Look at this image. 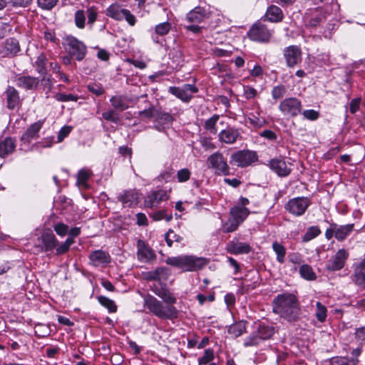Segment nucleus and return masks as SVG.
Returning <instances> with one entry per match:
<instances>
[{"label":"nucleus","instance_id":"1","mask_svg":"<svg viewBox=\"0 0 365 365\" xmlns=\"http://www.w3.org/2000/svg\"><path fill=\"white\" fill-rule=\"evenodd\" d=\"M154 293L160 297L166 304H163L153 296H148L145 299V306L157 317L163 319H173L178 317V310L174 307L177 299L165 288L153 289Z\"/></svg>","mask_w":365,"mask_h":365},{"label":"nucleus","instance_id":"2","mask_svg":"<svg viewBox=\"0 0 365 365\" xmlns=\"http://www.w3.org/2000/svg\"><path fill=\"white\" fill-rule=\"evenodd\" d=\"M273 312L292 322L299 319L301 309L295 295L290 293L278 294L273 299Z\"/></svg>","mask_w":365,"mask_h":365},{"label":"nucleus","instance_id":"3","mask_svg":"<svg viewBox=\"0 0 365 365\" xmlns=\"http://www.w3.org/2000/svg\"><path fill=\"white\" fill-rule=\"evenodd\" d=\"M165 262L168 264L178 267L185 272H195L206 266L209 260L193 255H181L168 257Z\"/></svg>","mask_w":365,"mask_h":365},{"label":"nucleus","instance_id":"4","mask_svg":"<svg viewBox=\"0 0 365 365\" xmlns=\"http://www.w3.org/2000/svg\"><path fill=\"white\" fill-rule=\"evenodd\" d=\"M250 210L245 207L238 205L231 208L230 211V217L223 225L225 232H232L235 231L239 225L247 217Z\"/></svg>","mask_w":365,"mask_h":365},{"label":"nucleus","instance_id":"5","mask_svg":"<svg viewBox=\"0 0 365 365\" xmlns=\"http://www.w3.org/2000/svg\"><path fill=\"white\" fill-rule=\"evenodd\" d=\"M258 160L255 151L250 150H238L231 155L230 163L240 168H245Z\"/></svg>","mask_w":365,"mask_h":365},{"label":"nucleus","instance_id":"6","mask_svg":"<svg viewBox=\"0 0 365 365\" xmlns=\"http://www.w3.org/2000/svg\"><path fill=\"white\" fill-rule=\"evenodd\" d=\"M209 168L214 170L215 173L218 175H230V167L224 158L223 155L220 152H215L210 155L207 160Z\"/></svg>","mask_w":365,"mask_h":365},{"label":"nucleus","instance_id":"7","mask_svg":"<svg viewBox=\"0 0 365 365\" xmlns=\"http://www.w3.org/2000/svg\"><path fill=\"white\" fill-rule=\"evenodd\" d=\"M279 109L284 115L293 118L302 113V105L297 98H287L280 102Z\"/></svg>","mask_w":365,"mask_h":365},{"label":"nucleus","instance_id":"8","mask_svg":"<svg viewBox=\"0 0 365 365\" xmlns=\"http://www.w3.org/2000/svg\"><path fill=\"white\" fill-rule=\"evenodd\" d=\"M66 42L69 54L77 61H82L87 52L85 44L73 36H68L66 38Z\"/></svg>","mask_w":365,"mask_h":365},{"label":"nucleus","instance_id":"9","mask_svg":"<svg viewBox=\"0 0 365 365\" xmlns=\"http://www.w3.org/2000/svg\"><path fill=\"white\" fill-rule=\"evenodd\" d=\"M349 256V254L345 249L339 250L334 256L327 261L326 269L331 272L341 270L344 267Z\"/></svg>","mask_w":365,"mask_h":365},{"label":"nucleus","instance_id":"10","mask_svg":"<svg viewBox=\"0 0 365 365\" xmlns=\"http://www.w3.org/2000/svg\"><path fill=\"white\" fill-rule=\"evenodd\" d=\"M247 35L252 41L268 42L272 36V33L265 25L257 23L251 27Z\"/></svg>","mask_w":365,"mask_h":365},{"label":"nucleus","instance_id":"11","mask_svg":"<svg viewBox=\"0 0 365 365\" xmlns=\"http://www.w3.org/2000/svg\"><path fill=\"white\" fill-rule=\"evenodd\" d=\"M309 205L310 200L307 197H295L288 201L285 208L292 215L300 216L305 212Z\"/></svg>","mask_w":365,"mask_h":365},{"label":"nucleus","instance_id":"12","mask_svg":"<svg viewBox=\"0 0 365 365\" xmlns=\"http://www.w3.org/2000/svg\"><path fill=\"white\" fill-rule=\"evenodd\" d=\"M137 248V257L140 262H150L156 259L154 250L145 241L138 240Z\"/></svg>","mask_w":365,"mask_h":365},{"label":"nucleus","instance_id":"13","mask_svg":"<svg viewBox=\"0 0 365 365\" xmlns=\"http://www.w3.org/2000/svg\"><path fill=\"white\" fill-rule=\"evenodd\" d=\"M284 56L288 67H294L302 61V51L297 46H289L284 50Z\"/></svg>","mask_w":365,"mask_h":365},{"label":"nucleus","instance_id":"14","mask_svg":"<svg viewBox=\"0 0 365 365\" xmlns=\"http://www.w3.org/2000/svg\"><path fill=\"white\" fill-rule=\"evenodd\" d=\"M38 240L42 244L41 250L43 252L53 250L58 244L56 237L51 230L43 232Z\"/></svg>","mask_w":365,"mask_h":365},{"label":"nucleus","instance_id":"15","mask_svg":"<svg viewBox=\"0 0 365 365\" xmlns=\"http://www.w3.org/2000/svg\"><path fill=\"white\" fill-rule=\"evenodd\" d=\"M43 120H38L31 125L22 135L21 140L25 143H29L32 139L38 138V132L42 128Z\"/></svg>","mask_w":365,"mask_h":365},{"label":"nucleus","instance_id":"16","mask_svg":"<svg viewBox=\"0 0 365 365\" xmlns=\"http://www.w3.org/2000/svg\"><path fill=\"white\" fill-rule=\"evenodd\" d=\"M227 252L233 255H242L249 253L252 248L249 244L237 241H231L227 245Z\"/></svg>","mask_w":365,"mask_h":365},{"label":"nucleus","instance_id":"17","mask_svg":"<svg viewBox=\"0 0 365 365\" xmlns=\"http://www.w3.org/2000/svg\"><path fill=\"white\" fill-rule=\"evenodd\" d=\"M168 200V195L164 190H158L149 195L145 200V205L148 207L158 206L162 201Z\"/></svg>","mask_w":365,"mask_h":365},{"label":"nucleus","instance_id":"18","mask_svg":"<svg viewBox=\"0 0 365 365\" xmlns=\"http://www.w3.org/2000/svg\"><path fill=\"white\" fill-rule=\"evenodd\" d=\"M326 18L322 9H316L313 11L312 16H305V26L307 28H316Z\"/></svg>","mask_w":365,"mask_h":365},{"label":"nucleus","instance_id":"19","mask_svg":"<svg viewBox=\"0 0 365 365\" xmlns=\"http://www.w3.org/2000/svg\"><path fill=\"white\" fill-rule=\"evenodd\" d=\"M270 168L277 173L279 176L284 177L288 175L291 169L287 167L285 161L279 158H274L269 161Z\"/></svg>","mask_w":365,"mask_h":365},{"label":"nucleus","instance_id":"20","mask_svg":"<svg viewBox=\"0 0 365 365\" xmlns=\"http://www.w3.org/2000/svg\"><path fill=\"white\" fill-rule=\"evenodd\" d=\"M6 98L7 108L14 110L18 107L21 103L19 92L14 87L9 86L5 92Z\"/></svg>","mask_w":365,"mask_h":365},{"label":"nucleus","instance_id":"21","mask_svg":"<svg viewBox=\"0 0 365 365\" xmlns=\"http://www.w3.org/2000/svg\"><path fill=\"white\" fill-rule=\"evenodd\" d=\"M123 205L128 207L135 205L139 202V195L135 190H127L118 197Z\"/></svg>","mask_w":365,"mask_h":365},{"label":"nucleus","instance_id":"22","mask_svg":"<svg viewBox=\"0 0 365 365\" xmlns=\"http://www.w3.org/2000/svg\"><path fill=\"white\" fill-rule=\"evenodd\" d=\"M352 278L356 285L365 289V259L355 267Z\"/></svg>","mask_w":365,"mask_h":365},{"label":"nucleus","instance_id":"23","mask_svg":"<svg viewBox=\"0 0 365 365\" xmlns=\"http://www.w3.org/2000/svg\"><path fill=\"white\" fill-rule=\"evenodd\" d=\"M130 99L123 95L113 96L110 99L113 108L118 111H123L128 109L130 106Z\"/></svg>","mask_w":365,"mask_h":365},{"label":"nucleus","instance_id":"24","mask_svg":"<svg viewBox=\"0 0 365 365\" xmlns=\"http://www.w3.org/2000/svg\"><path fill=\"white\" fill-rule=\"evenodd\" d=\"M240 135L238 130L228 128L219 133V139L221 142L232 144L237 141Z\"/></svg>","mask_w":365,"mask_h":365},{"label":"nucleus","instance_id":"25","mask_svg":"<svg viewBox=\"0 0 365 365\" xmlns=\"http://www.w3.org/2000/svg\"><path fill=\"white\" fill-rule=\"evenodd\" d=\"M265 16L269 21L278 23L283 20L284 14L279 6L271 5L267 8Z\"/></svg>","mask_w":365,"mask_h":365},{"label":"nucleus","instance_id":"26","mask_svg":"<svg viewBox=\"0 0 365 365\" xmlns=\"http://www.w3.org/2000/svg\"><path fill=\"white\" fill-rule=\"evenodd\" d=\"M205 16V10L200 6H197L187 14L186 19L190 23L198 24L204 20Z\"/></svg>","mask_w":365,"mask_h":365},{"label":"nucleus","instance_id":"27","mask_svg":"<svg viewBox=\"0 0 365 365\" xmlns=\"http://www.w3.org/2000/svg\"><path fill=\"white\" fill-rule=\"evenodd\" d=\"M90 259L97 266L100 264H108L110 262V255L103 250H96L91 253Z\"/></svg>","mask_w":365,"mask_h":365},{"label":"nucleus","instance_id":"28","mask_svg":"<svg viewBox=\"0 0 365 365\" xmlns=\"http://www.w3.org/2000/svg\"><path fill=\"white\" fill-rule=\"evenodd\" d=\"M15 140L11 138H6L0 141V157L4 158L11 153L15 149Z\"/></svg>","mask_w":365,"mask_h":365},{"label":"nucleus","instance_id":"29","mask_svg":"<svg viewBox=\"0 0 365 365\" xmlns=\"http://www.w3.org/2000/svg\"><path fill=\"white\" fill-rule=\"evenodd\" d=\"M125 9H121L120 6L118 4H111L106 10V15L116 21H121L123 19V12Z\"/></svg>","mask_w":365,"mask_h":365},{"label":"nucleus","instance_id":"30","mask_svg":"<svg viewBox=\"0 0 365 365\" xmlns=\"http://www.w3.org/2000/svg\"><path fill=\"white\" fill-rule=\"evenodd\" d=\"M38 79L31 76H21L17 80V84L19 87L26 89H33L36 88L38 84Z\"/></svg>","mask_w":365,"mask_h":365},{"label":"nucleus","instance_id":"31","mask_svg":"<svg viewBox=\"0 0 365 365\" xmlns=\"http://www.w3.org/2000/svg\"><path fill=\"white\" fill-rule=\"evenodd\" d=\"M256 333L262 341L267 340L274 335V328L272 326L259 324Z\"/></svg>","mask_w":365,"mask_h":365},{"label":"nucleus","instance_id":"32","mask_svg":"<svg viewBox=\"0 0 365 365\" xmlns=\"http://www.w3.org/2000/svg\"><path fill=\"white\" fill-rule=\"evenodd\" d=\"M354 224L336 227L335 237L339 241L344 240L354 230Z\"/></svg>","mask_w":365,"mask_h":365},{"label":"nucleus","instance_id":"33","mask_svg":"<svg viewBox=\"0 0 365 365\" xmlns=\"http://www.w3.org/2000/svg\"><path fill=\"white\" fill-rule=\"evenodd\" d=\"M246 331V322L240 321L229 327L228 332L234 337L241 336Z\"/></svg>","mask_w":365,"mask_h":365},{"label":"nucleus","instance_id":"34","mask_svg":"<svg viewBox=\"0 0 365 365\" xmlns=\"http://www.w3.org/2000/svg\"><path fill=\"white\" fill-rule=\"evenodd\" d=\"M169 92L185 102L190 101V100L192 98V95L186 93L185 91L182 87L179 88L175 86H171L169 88Z\"/></svg>","mask_w":365,"mask_h":365},{"label":"nucleus","instance_id":"35","mask_svg":"<svg viewBox=\"0 0 365 365\" xmlns=\"http://www.w3.org/2000/svg\"><path fill=\"white\" fill-rule=\"evenodd\" d=\"M155 118L156 121L162 125H170L173 121V116L166 112L161 111L157 109Z\"/></svg>","mask_w":365,"mask_h":365},{"label":"nucleus","instance_id":"36","mask_svg":"<svg viewBox=\"0 0 365 365\" xmlns=\"http://www.w3.org/2000/svg\"><path fill=\"white\" fill-rule=\"evenodd\" d=\"M272 249L277 255V260L279 263H283L284 262V257L286 255V249L285 247L275 241L272 244Z\"/></svg>","mask_w":365,"mask_h":365},{"label":"nucleus","instance_id":"37","mask_svg":"<svg viewBox=\"0 0 365 365\" xmlns=\"http://www.w3.org/2000/svg\"><path fill=\"white\" fill-rule=\"evenodd\" d=\"M98 301L102 306L107 308L109 312L114 313L117 311V306L112 299L104 296H99Z\"/></svg>","mask_w":365,"mask_h":365},{"label":"nucleus","instance_id":"38","mask_svg":"<svg viewBox=\"0 0 365 365\" xmlns=\"http://www.w3.org/2000/svg\"><path fill=\"white\" fill-rule=\"evenodd\" d=\"M299 273L303 278L307 280H314L317 277L313 269L307 264H304L300 267Z\"/></svg>","mask_w":365,"mask_h":365},{"label":"nucleus","instance_id":"39","mask_svg":"<svg viewBox=\"0 0 365 365\" xmlns=\"http://www.w3.org/2000/svg\"><path fill=\"white\" fill-rule=\"evenodd\" d=\"M165 240L168 247H172L173 242H181L182 237L177 235L174 231L170 229L165 235Z\"/></svg>","mask_w":365,"mask_h":365},{"label":"nucleus","instance_id":"40","mask_svg":"<svg viewBox=\"0 0 365 365\" xmlns=\"http://www.w3.org/2000/svg\"><path fill=\"white\" fill-rule=\"evenodd\" d=\"M47 63V58L43 53H41L36 61V70L37 71L42 74L45 75L46 73V66Z\"/></svg>","mask_w":365,"mask_h":365},{"label":"nucleus","instance_id":"41","mask_svg":"<svg viewBox=\"0 0 365 365\" xmlns=\"http://www.w3.org/2000/svg\"><path fill=\"white\" fill-rule=\"evenodd\" d=\"M220 116L217 114L213 115L211 118L207 119L205 123V128L213 134L217 133L216 123L219 120Z\"/></svg>","mask_w":365,"mask_h":365},{"label":"nucleus","instance_id":"42","mask_svg":"<svg viewBox=\"0 0 365 365\" xmlns=\"http://www.w3.org/2000/svg\"><path fill=\"white\" fill-rule=\"evenodd\" d=\"M316 307L317 311L315 316L319 322H324L327 319V308L320 302H317Z\"/></svg>","mask_w":365,"mask_h":365},{"label":"nucleus","instance_id":"43","mask_svg":"<svg viewBox=\"0 0 365 365\" xmlns=\"http://www.w3.org/2000/svg\"><path fill=\"white\" fill-rule=\"evenodd\" d=\"M75 24L78 29H84L86 25V15L83 10H78L75 13Z\"/></svg>","mask_w":365,"mask_h":365},{"label":"nucleus","instance_id":"44","mask_svg":"<svg viewBox=\"0 0 365 365\" xmlns=\"http://www.w3.org/2000/svg\"><path fill=\"white\" fill-rule=\"evenodd\" d=\"M74 243V240L72 238H68L66 240L61 244V245L56 247V255H61L67 252L71 245Z\"/></svg>","mask_w":365,"mask_h":365},{"label":"nucleus","instance_id":"45","mask_svg":"<svg viewBox=\"0 0 365 365\" xmlns=\"http://www.w3.org/2000/svg\"><path fill=\"white\" fill-rule=\"evenodd\" d=\"M321 231L318 227H310L303 237L304 242H308L320 234Z\"/></svg>","mask_w":365,"mask_h":365},{"label":"nucleus","instance_id":"46","mask_svg":"<svg viewBox=\"0 0 365 365\" xmlns=\"http://www.w3.org/2000/svg\"><path fill=\"white\" fill-rule=\"evenodd\" d=\"M287 92V88L284 86L280 85L273 88L272 91V96L274 99L277 100L284 97Z\"/></svg>","mask_w":365,"mask_h":365},{"label":"nucleus","instance_id":"47","mask_svg":"<svg viewBox=\"0 0 365 365\" xmlns=\"http://www.w3.org/2000/svg\"><path fill=\"white\" fill-rule=\"evenodd\" d=\"M58 0H37L38 7L44 10L52 9L58 3Z\"/></svg>","mask_w":365,"mask_h":365},{"label":"nucleus","instance_id":"48","mask_svg":"<svg viewBox=\"0 0 365 365\" xmlns=\"http://www.w3.org/2000/svg\"><path fill=\"white\" fill-rule=\"evenodd\" d=\"M151 217H153V219L155 221H159L163 219H165L167 222H169L173 219L172 214H169V215L166 214V211L164 210L154 212L151 215Z\"/></svg>","mask_w":365,"mask_h":365},{"label":"nucleus","instance_id":"49","mask_svg":"<svg viewBox=\"0 0 365 365\" xmlns=\"http://www.w3.org/2000/svg\"><path fill=\"white\" fill-rule=\"evenodd\" d=\"M170 28L171 25L170 23L163 22L156 25L155 30L157 34L160 36H164L169 32Z\"/></svg>","mask_w":365,"mask_h":365},{"label":"nucleus","instance_id":"50","mask_svg":"<svg viewBox=\"0 0 365 365\" xmlns=\"http://www.w3.org/2000/svg\"><path fill=\"white\" fill-rule=\"evenodd\" d=\"M214 359V351L212 349H206L204 351L203 356L199 359L198 362L200 365L207 364Z\"/></svg>","mask_w":365,"mask_h":365},{"label":"nucleus","instance_id":"51","mask_svg":"<svg viewBox=\"0 0 365 365\" xmlns=\"http://www.w3.org/2000/svg\"><path fill=\"white\" fill-rule=\"evenodd\" d=\"M261 339L257 333H255L247 337L244 341L245 346H257L261 342Z\"/></svg>","mask_w":365,"mask_h":365},{"label":"nucleus","instance_id":"52","mask_svg":"<svg viewBox=\"0 0 365 365\" xmlns=\"http://www.w3.org/2000/svg\"><path fill=\"white\" fill-rule=\"evenodd\" d=\"M154 274L158 277L159 281L166 280L170 275V269L167 267H158L154 270Z\"/></svg>","mask_w":365,"mask_h":365},{"label":"nucleus","instance_id":"53","mask_svg":"<svg viewBox=\"0 0 365 365\" xmlns=\"http://www.w3.org/2000/svg\"><path fill=\"white\" fill-rule=\"evenodd\" d=\"M191 173L187 168H183L178 171L177 178L178 182H184L190 178Z\"/></svg>","mask_w":365,"mask_h":365},{"label":"nucleus","instance_id":"54","mask_svg":"<svg viewBox=\"0 0 365 365\" xmlns=\"http://www.w3.org/2000/svg\"><path fill=\"white\" fill-rule=\"evenodd\" d=\"M55 98L58 101L67 102V101H76L78 98V96H74L73 94L57 93L55 96Z\"/></svg>","mask_w":365,"mask_h":365},{"label":"nucleus","instance_id":"55","mask_svg":"<svg viewBox=\"0 0 365 365\" xmlns=\"http://www.w3.org/2000/svg\"><path fill=\"white\" fill-rule=\"evenodd\" d=\"M6 47L8 50L14 53H17L20 50L19 43L14 38L7 39L6 41Z\"/></svg>","mask_w":365,"mask_h":365},{"label":"nucleus","instance_id":"56","mask_svg":"<svg viewBox=\"0 0 365 365\" xmlns=\"http://www.w3.org/2000/svg\"><path fill=\"white\" fill-rule=\"evenodd\" d=\"M157 109L153 106H150L148 109L138 112V116L147 118H155Z\"/></svg>","mask_w":365,"mask_h":365},{"label":"nucleus","instance_id":"57","mask_svg":"<svg viewBox=\"0 0 365 365\" xmlns=\"http://www.w3.org/2000/svg\"><path fill=\"white\" fill-rule=\"evenodd\" d=\"M103 118L107 120L115 123L118 122V117L116 115L114 110H110L102 113Z\"/></svg>","mask_w":365,"mask_h":365},{"label":"nucleus","instance_id":"58","mask_svg":"<svg viewBox=\"0 0 365 365\" xmlns=\"http://www.w3.org/2000/svg\"><path fill=\"white\" fill-rule=\"evenodd\" d=\"M53 229L60 236H65L68 232V226L62 222L56 224L53 226Z\"/></svg>","mask_w":365,"mask_h":365},{"label":"nucleus","instance_id":"59","mask_svg":"<svg viewBox=\"0 0 365 365\" xmlns=\"http://www.w3.org/2000/svg\"><path fill=\"white\" fill-rule=\"evenodd\" d=\"M91 173L85 169H81L78 173V182L80 184H85L90 178Z\"/></svg>","mask_w":365,"mask_h":365},{"label":"nucleus","instance_id":"60","mask_svg":"<svg viewBox=\"0 0 365 365\" xmlns=\"http://www.w3.org/2000/svg\"><path fill=\"white\" fill-rule=\"evenodd\" d=\"M302 115L306 119L309 120H315L319 117V113L312 109L304 110Z\"/></svg>","mask_w":365,"mask_h":365},{"label":"nucleus","instance_id":"61","mask_svg":"<svg viewBox=\"0 0 365 365\" xmlns=\"http://www.w3.org/2000/svg\"><path fill=\"white\" fill-rule=\"evenodd\" d=\"M35 329L36 334L40 337H45L49 334V329L45 325L38 324Z\"/></svg>","mask_w":365,"mask_h":365},{"label":"nucleus","instance_id":"62","mask_svg":"<svg viewBox=\"0 0 365 365\" xmlns=\"http://www.w3.org/2000/svg\"><path fill=\"white\" fill-rule=\"evenodd\" d=\"M98 14L94 8L91 7L87 9L88 23L93 24L97 19Z\"/></svg>","mask_w":365,"mask_h":365},{"label":"nucleus","instance_id":"63","mask_svg":"<svg viewBox=\"0 0 365 365\" xmlns=\"http://www.w3.org/2000/svg\"><path fill=\"white\" fill-rule=\"evenodd\" d=\"M257 91L252 87L245 86L244 87V96L246 99H251L257 96Z\"/></svg>","mask_w":365,"mask_h":365},{"label":"nucleus","instance_id":"64","mask_svg":"<svg viewBox=\"0 0 365 365\" xmlns=\"http://www.w3.org/2000/svg\"><path fill=\"white\" fill-rule=\"evenodd\" d=\"M88 89L90 92L98 96H101L104 93V90L96 84L88 85Z\"/></svg>","mask_w":365,"mask_h":365}]
</instances>
